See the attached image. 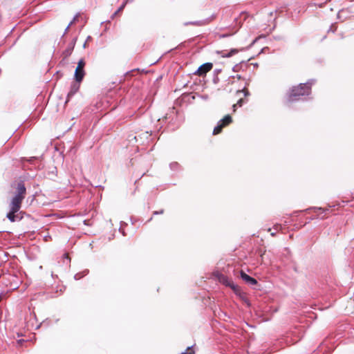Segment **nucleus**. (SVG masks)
<instances>
[{
  "mask_svg": "<svg viewBox=\"0 0 354 354\" xmlns=\"http://www.w3.org/2000/svg\"><path fill=\"white\" fill-rule=\"evenodd\" d=\"M314 80H311L305 84H300L297 86H293L288 94V102H295L301 99L304 95H309L311 93V86Z\"/></svg>",
  "mask_w": 354,
  "mask_h": 354,
  "instance_id": "obj_1",
  "label": "nucleus"
},
{
  "mask_svg": "<svg viewBox=\"0 0 354 354\" xmlns=\"http://www.w3.org/2000/svg\"><path fill=\"white\" fill-rule=\"evenodd\" d=\"M26 188L24 182H19L16 187L15 195L10 203V209H12L14 212H19L21 207L22 201L26 197Z\"/></svg>",
  "mask_w": 354,
  "mask_h": 354,
  "instance_id": "obj_2",
  "label": "nucleus"
},
{
  "mask_svg": "<svg viewBox=\"0 0 354 354\" xmlns=\"http://www.w3.org/2000/svg\"><path fill=\"white\" fill-rule=\"evenodd\" d=\"M85 62L83 59H81L78 63L77 66L76 67L75 71V80L76 82H81L85 75V71H84V66H85Z\"/></svg>",
  "mask_w": 354,
  "mask_h": 354,
  "instance_id": "obj_3",
  "label": "nucleus"
},
{
  "mask_svg": "<svg viewBox=\"0 0 354 354\" xmlns=\"http://www.w3.org/2000/svg\"><path fill=\"white\" fill-rule=\"evenodd\" d=\"M232 122V117L230 115H225L222 120H221L217 125L214 127L213 134L216 135L221 132L222 129L226 125Z\"/></svg>",
  "mask_w": 354,
  "mask_h": 354,
  "instance_id": "obj_4",
  "label": "nucleus"
},
{
  "mask_svg": "<svg viewBox=\"0 0 354 354\" xmlns=\"http://www.w3.org/2000/svg\"><path fill=\"white\" fill-rule=\"evenodd\" d=\"M77 37H75L73 38L71 42L68 43L66 48L62 52L63 58L65 59L68 58L73 53L75 48Z\"/></svg>",
  "mask_w": 354,
  "mask_h": 354,
  "instance_id": "obj_5",
  "label": "nucleus"
},
{
  "mask_svg": "<svg viewBox=\"0 0 354 354\" xmlns=\"http://www.w3.org/2000/svg\"><path fill=\"white\" fill-rule=\"evenodd\" d=\"M80 83L78 82H73L70 87V91L67 94L66 103L70 101V100L77 93L80 87Z\"/></svg>",
  "mask_w": 354,
  "mask_h": 354,
  "instance_id": "obj_6",
  "label": "nucleus"
},
{
  "mask_svg": "<svg viewBox=\"0 0 354 354\" xmlns=\"http://www.w3.org/2000/svg\"><path fill=\"white\" fill-rule=\"evenodd\" d=\"M212 67L213 64L212 63L207 62L199 66L197 71H196L195 74L199 76H203L205 75L208 71H209L212 68Z\"/></svg>",
  "mask_w": 354,
  "mask_h": 354,
  "instance_id": "obj_7",
  "label": "nucleus"
},
{
  "mask_svg": "<svg viewBox=\"0 0 354 354\" xmlns=\"http://www.w3.org/2000/svg\"><path fill=\"white\" fill-rule=\"evenodd\" d=\"M241 278L248 285L251 286H255L258 284V282L256 279L249 276L243 271H241L240 273Z\"/></svg>",
  "mask_w": 354,
  "mask_h": 354,
  "instance_id": "obj_8",
  "label": "nucleus"
},
{
  "mask_svg": "<svg viewBox=\"0 0 354 354\" xmlns=\"http://www.w3.org/2000/svg\"><path fill=\"white\" fill-rule=\"evenodd\" d=\"M239 52V50L236 48H232L230 51L227 50H221L218 51V53L221 55L222 57H230L236 54Z\"/></svg>",
  "mask_w": 354,
  "mask_h": 354,
  "instance_id": "obj_9",
  "label": "nucleus"
},
{
  "mask_svg": "<svg viewBox=\"0 0 354 354\" xmlns=\"http://www.w3.org/2000/svg\"><path fill=\"white\" fill-rule=\"evenodd\" d=\"M18 212H14L12 209H10L9 212L7 214L6 217L11 222H15L17 220H21L22 217H19L18 215L15 214Z\"/></svg>",
  "mask_w": 354,
  "mask_h": 354,
  "instance_id": "obj_10",
  "label": "nucleus"
},
{
  "mask_svg": "<svg viewBox=\"0 0 354 354\" xmlns=\"http://www.w3.org/2000/svg\"><path fill=\"white\" fill-rule=\"evenodd\" d=\"M311 209H313L314 211V212H315V213H318V212H319V214L324 213L325 215L330 212L329 208H322V207H312Z\"/></svg>",
  "mask_w": 354,
  "mask_h": 354,
  "instance_id": "obj_11",
  "label": "nucleus"
},
{
  "mask_svg": "<svg viewBox=\"0 0 354 354\" xmlns=\"http://www.w3.org/2000/svg\"><path fill=\"white\" fill-rule=\"evenodd\" d=\"M205 22H206V21H205V20H203V21H189V22H187V23H185V24L186 26H187V25L203 26V25L205 24Z\"/></svg>",
  "mask_w": 354,
  "mask_h": 354,
  "instance_id": "obj_12",
  "label": "nucleus"
},
{
  "mask_svg": "<svg viewBox=\"0 0 354 354\" xmlns=\"http://www.w3.org/2000/svg\"><path fill=\"white\" fill-rule=\"evenodd\" d=\"M169 167L172 171H178L180 169V165L177 162L170 163Z\"/></svg>",
  "mask_w": 354,
  "mask_h": 354,
  "instance_id": "obj_13",
  "label": "nucleus"
},
{
  "mask_svg": "<svg viewBox=\"0 0 354 354\" xmlns=\"http://www.w3.org/2000/svg\"><path fill=\"white\" fill-rule=\"evenodd\" d=\"M29 342V339H19L17 340V344L18 346H23L24 343Z\"/></svg>",
  "mask_w": 354,
  "mask_h": 354,
  "instance_id": "obj_14",
  "label": "nucleus"
},
{
  "mask_svg": "<svg viewBox=\"0 0 354 354\" xmlns=\"http://www.w3.org/2000/svg\"><path fill=\"white\" fill-rule=\"evenodd\" d=\"M249 84L248 82L245 83V86L242 89V91H239L238 92H243L245 96H248L250 95L248 90L246 88V86H248Z\"/></svg>",
  "mask_w": 354,
  "mask_h": 354,
  "instance_id": "obj_15",
  "label": "nucleus"
},
{
  "mask_svg": "<svg viewBox=\"0 0 354 354\" xmlns=\"http://www.w3.org/2000/svg\"><path fill=\"white\" fill-rule=\"evenodd\" d=\"M80 16V13H77L73 17V20L69 23V26H72L74 23L77 21L79 17Z\"/></svg>",
  "mask_w": 354,
  "mask_h": 354,
  "instance_id": "obj_16",
  "label": "nucleus"
},
{
  "mask_svg": "<svg viewBox=\"0 0 354 354\" xmlns=\"http://www.w3.org/2000/svg\"><path fill=\"white\" fill-rule=\"evenodd\" d=\"M126 3V2H124L116 10V12H120L124 8Z\"/></svg>",
  "mask_w": 354,
  "mask_h": 354,
  "instance_id": "obj_17",
  "label": "nucleus"
},
{
  "mask_svg": "<svg viewBox=\"0 0 354 354\" xmlns=\"http://www.w3.org/2000/svg\"><path fill=\"white\" fill-rule=\"evenodd\" d=\"M82 277H83V276H82L81 272L75 274L74 276V278L75 280H79V279H82Z\"/></svg>",
  "mask_w": 354,
  "mask_h": 354,
  "instance_id": "obj_18",
  "label": "nucleus"
},
{
  "mask_svg": "<svg viewBox=\"0 0 354 354\" xmlns=\"http://www.w3.org/2000/svg\"><path fill=\"white\" fill-rule=\"evenodd\" d=\"M241 68V66L239 64H236L235 66H233L232 68V71L234 72H238Z\"/></svg>",
  "mask_w": 354,
  "mask_h": 354,
  "instance_id": "obj_19",
  "label": "nucleus"
},
{
  "mask_svg": "<svg viewBox=\"0 0 354 354\" xmlns=\"http://www.w3.org/2000/svg\"><path fill=\"white\" fill-rule=\"evenodd\" d=\"M164 213V210L161 209L160 211H154L153 212V215L162 214Z\"/></svg>",
  "mask_w": 354,
  "mask_h": 354,
  "instance_id": "obj_20",
  "label": "nucleus"
},
{
  "mask_svg": "<svg viewBox=\"0 0 354 354\" xmlns=\"http://www.w3.org/2000/svg\"><path fill=\"white\" fill-rule=\"evenodd\" d=\"M89 272V270L88 269H85L84 270H83L82 272H81L82 273V276H83V277L86 275H87Z\"/></svg>",
  "mask_w": 354,
  "mask_h": 354,
  "instance_id": "obj_21",
  "label": "nucleus"
},
{
  "mask_svg": "<svg viewBox=\"0 0 354 354\" xmlns=\"http://www.w3.org/2000/svg\"><path fill=\"white\" fill-rule=\"evenodd\" d=\"M281 228V225H279V224L274 225V229L276 231L279 230Z\"/></svg>",
  "mask_w": 354,
  "mask_h": 354,
  "instance_id": "obj_22",
  "label": "nucleus"
},
{
  "mask_svg": "<svg viewBox=\"0 0 354 354\" xmlns=\"http://www.w3.org/2000/svg\"><path fill=\"white\" fill-rule=\"evenodd\" d=\"M243 102H244V100L243 99H240L238 101L237 104H239V106H241Z\"/></svg>",
  "mask_w": 354,
  "mask_h": 354,
  "instance_id": "obj_23",
  "label": "nucleus"
},
{
  "mask_svg": "<svg viewBox=\"0 0 354 354\" xmlns=\"http://www.w3.org/2000/svg\"><path fill=\"white\" fill-rule=\"evenodd\" d=\"M71 26H69V24L68 25V26L66 28L65 30H64V32L62 35V37H64V35H66V33L68 32L69 28H70Z\"/></svg>",
  "mask_w": 354,
  "mask_h": 354,
  "instance_id": "obj_24",
  "label": "nucleus"
},
{
  "mask_svg": "<svg viewBox=\"0 0 354 354\" xmlns=\"http://www.w3.org/2000/svg\"><path fill=\"white\" fill-rule=\"evenodd\" d=\"M120 232L122 234L123 236H125V232L122 229V227H120L119 229Z\"/></svg>",
  "mask_w": 354,
  "mask_h": 354,
  "instance_id": "obj_25",
  "label": "nucleus"
},
{
  "mask_svg": "<svg viewBox=\"0 0 354 354\" xmlns=\"http://www.w3.org/2000/svg\"><path fill=\"white\" fill-rule=\"evenodd\" d=\"M119 12H116V11L111 15V19H113Z\"/></svg>",
  "mask_w": 354,
  "mask_h": 354,
  "instance_id": "obj_26",
  "label": "nucleus"
},
{
  "mask_svg": "<svg viewBox=\"0 0 354 354\" xmlns=\"http://www.w3.org/2000/svg\"><path fill=\"white\" fill-rule=\"evenodd\" d=\"M119 12H116V11L111 15V19H113Z\"/></svg>",
  "mask_w": 354,
  "mask_h": 354,
  "instance_id": "obj_27",
  "label": "nucleus"
},
{
  "mask_svg": "<svg viewBox=\"0 0 354 354\" xmlns=\"http://www.w3.org/2000/svg\"><path fill=\"white\" fill-rule=\"evenodd\" d=\"M221 69H215V70H214V73H215L216 74H218V73H221Z\"/></svg>",
  "mask_w": 354,
  "mask_h": 354,
  "instance_id": "obj_28",
  "label": "nucleus"
},
{
  "mask_svg": "<svg viewBox=\"0 0 354 354\" xmlns=\"http://www.w3.org/2000/svg\"><path fill=\"white\" fill-rule=\"evenodd\" d=\"M227 286H230L232 289H235V286L234 284L227 283Z\"/></svg>",
  "mask_w": 354,
  "mask_h": 354,
  "instance_id": "obj_29",
  "label": "nucleus"
},
{
  "mask_svg": "<svg viewBox=\"0 0 354 354\" xmlns=\"http://www.w3.org/2000/svg\"><path fill=\"white\" fill-rule=\"evenodd\" d=\"M227 36H228V35H227V34H223V35H220V37H226Z\"/></svg>",
  "mask_w": 354,
  "mask_h": 354,
  "instance_id": "obj_30",
  "label": "nucleus"
},
{
  "mask_svg": "<svg viewBox=\"0 0 354 354\" xmlns=\"http://www.w3.org/2000/svg\"><path fill=\"white\" fill-rule=\"evenodd\" d=\"M218 77H214V82L215 83H216V82H218Z\"/></svg>",
  "mask_w": 354,
  "mask_h": 354,
  "instance_id": "obj_31",
  "label": "nucleus"
},
{
  "mask_svg": "<svg viewBox=\"0 0 354 354\" xmlns=\"http://www.w3.org/2000/svg\"><path fill=\"white\" fill-rule=\"evenodd\" d=\"M181 354H194L192 352H189V353H187V352H183Z\"/></svg>",
  "mask_w": 354,
  "mask_h": 354,
  "instance_id": "obj_32",
  "label": "nucleus"
},
{
  "mask_svg": "<svg viewBox=\"0 0 354 354\" xmlns=\"http://www.w3.org/2000/svg\"><path fill=\"white\" fill-rule=\"evenodd\" d=\"M236 77L237 79H239V80H241V76L240 75H237L236 76Z\"/></svg>",
  "mask_w": 354,
  "mask_h": 354,
  "instance_id": "obj_33",
  "label": "nucleus"
},
{
  "mask_svg": "<svg viewBox=\"0 0 354 354\" xmlns=\"http://www.w3.org/2000/svg\"><path fill=\"white\" fill-rule=\"evenodd\" d=\"M64 257H65L66 259H69V257H68V254H64Z\"/></svg>",
  "mask_w": 354,
  "mask_h": 354,
  "instance_id": "obj_34",
  "label": "nucleus"
},
{
  "mask_svg": "<svg viewBox=\"0 0 354 354\" xmlns=\"http://www.w3.org/2000/svg\"><path fill=\"white\" fill-rule=\"evenodd\" d=\"M275 234H276V232H271V236H275Z\"/></svg>",
  "mask_w": 354,
  "mask_h": 354,
  "instance_id": "obj_35",
  "label": "nucleus"
},
{
  "mask_svg": "<svg viewBox=\"0 0 354 354\" xmlns=\"http://www.w3.org/2000/svg\"><path fill=\"white\" fill-rule=\"evenodd\" d=\"M86 41H87V40L84 42V45H83V47L84 48L86 47Z\"/></svg>",
  "mask_w": 354,
  "mask_h": 354,
  "instance_id": "obj_36",
  "label": "nucleus"
},
{
  "mask_svg": "<svg viewBox=\"0 0 354 354\" xmlns=\"http://www.w3.org/2000/svg\"><path fill=\"white\" fill-rule=\"evenodd\" d=\"M21 335H20L19 333H17V337H21Z\"/></svg>",
  "mask_w": 354,
  "mask_h": 354,
  "instance_id": "obj_37",
  "label": "nucleus"
},
{
  "mask_svg": "<svg viewBox=\"0 0 354 354\" xmlns=\"http://www.w3.org/2000/svg\"><path fill=\"white\" fill-rule=\"evenodd\" d=\"M222 313L224 315V316H225V317H226V316H227V315H226V313Z\"/></svg>",
  "mask_w": 354,
  "mask_h": 354,
  "instance_id": "obj_38",
  "label": "nucleus"
},
{
  "mask_svg": "<svg viewBox=\"0 0 354 354\" xmlns=\"http://www.w3.org/2000/svg\"><path fill=\"white\" fill-rule=\"evenodd\" d=\"M90 39H91V37L88 36V38H87V40H90Z\"/></svg>",
  "mask_w": 354,
  "mask_h": 354,
  "instance_id": "obj_39",
  "label": "nucleus"
},
{
  "mask_svg": "<svg viewBox=\"0 0 354 354\" xmlns=\"http://www.w3.org/2000/svg\"><path fill=\"white\" fill-rule=\"evenodd\" d=\"M268 232H270V231H271V229H270V228H268Z\"/></svg>",
  "mask_w": 354,
  "mask_h": 354,
  "instance_id": "obj_40",
  "label": "nucleus"
}]
</instances>
